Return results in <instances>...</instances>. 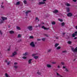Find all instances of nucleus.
<instances>
[{
  "label": "nucleus",
  "mask_w": 77,
  "mask_h": 77,
  "mask_svg": "<svg viewBox=\"0 0 77 77\" xmlns=\"http://www.w3.org/2000/svg\"><path fill=\"white\" fill-rule=\"evenodd\" d=\"M43 2H39L38 5H44L45 3V2H46V0H43Z\"/></svg>",
  "instance_id": "obj_1"
},
{
  "label": "nucleus",
  "mask_w": 77,
  "mask_h": 77,
  "mask_svg": "<svg viewBox=\"0 0 77 77\" xmlns=\"http://www.w3.org/2000/svg\"><path fill=\"white\" fill-rule=\"evenodd\" d=\"M30 45L32 47H33L34 48H35V44H34V42H32L30 44Z\"/></svg>",
  "instance_id": "obj_2"
},
{
  "label": "nucleus",
  "mask_w": 77,
  "mask_h": 77,
  "mask_svg": "<svg viewBox=\"0 0 77 77\" xmlns=\"http://www.w3.org/2000/svg\"><path fill=\"white\" fill-rule=\"evenodd\" d=\"M27 29H29V31H32V30L33 29L32 28V26H28L27 27Z\"/></svg>",
  "instance_id": "obj_3"
},
{
  "label": "nucleus",
  "mask_w": 77,
  "mask_h": 77,
  "mask_svg": "<svg viewBox=\"0 0 77 77\" xmlns=\"http://www.w3.org/2000/svg\"><path fill=\"white\" fill-rule=\"evenodd\" d=\"M17 54V52L14 51L12 53V54L11 56V57H14V56H15Z\"/></svg>",
  "instance_id": "obj_4"
},
{
  "label": "nucleus",
  "mask_w": 77,
  "mask_h": 77,
  "mask_svg": "<svg viewBox=\"0 0 77 77\" xmlns=\"http://www.w3.org/2000/svg\"><path fill=\"white\" fill-rule=\"evenodd\" d=\"M67 15L68 17H72V13H69L67 14Z\"/></svg>",
  "instance_id": "obj_5"
},
{
  "label": "nucleus",
  "mask_w": 77,
  "mask_h": 77,
  "mask_svg": "<svg viewBox=\"0 0 77 77\" xmlns=\"http://www.w3.org/2000/svg\"><path fill=\"white\" fill-rule=\"evenodd\" d=\"M66 9L67 12H70V9H69V8L67 7L66 8Z\"/></svg>",
  "instance_id": "obj_6"
},
{
  "label": "nucleus",
  "mask_w": 77,
  "mask_h": 77,
  "mask_svg": "<svg viewBox=\"0 0 77 77\" xmlns=\"http://www.w3.org/2000/svg\"><path fill=\"white\" fill-rule=\"evenodd\" d=\"M71 49L72 51L74 53V52H77V49L75 48L74 49V48H72Z\"/></svg>",
  "instance_id": "obj_7"
},
{
  "label": "nucleus",
  "mask_w": 77,
  "mask_h": 77,
  "mask_svg": "<svg viewBox=\"0 0 77 77\" xmlns=\"http://www.w3.org/2000/svg\"><path fill=\"white\" fill-rule=\"evenodd\" d=\"M31 11H27L26 12H25V14H26V16H27L28 14L29 13H30V12H31Z\"/></svg>",
  "instance_id": "obj_8"
},
{
  "label": "nucleus",
  "mask_w": 77,
  "mask_h": 77,
  "mask_svg": "<svg viewBox=\"0 0 77 77\" xmlns=\"http://www.w3.org/2000/svg\"><path fill=\"white\" fill-rule=\"evenodd\" d=\"M42 29H43L44 30H48L49 29V28H47L44 27V26H42Z\"/></svg>",
  "instance_id": "obj_9"
},
{
  "label": "nucleus",
  "mask_w": 77,
  "mask_h": 77,
  "mask_svg": "<svg viewBox=\"0 0 77 77\" xmlns=\"http://www.w3.org/2000/svg\"><path fill=\"white\" fill-rule=\"evenodd\" d=\"M9 33L10 34H14V31H9Z\"/></svg>",
  "instance_id": "obj_10"
},
{
  "label": "nucleus",
  "mask_w": 77,
  "mask_h": 77,
  "mask_svg": "<svg viewBox=\"0 0 77 77\" xmlns=\"http://www.w3.org/2000/svg\"><path fill=\"white\" fill-rule=\"evenodd\" d=\"M2 20H4L7 19V17H2Z\"/></svg>",
  "instance_id": "obj_11"
},
{
  "label": "nucleus",
  "mask_w": 77,
  "mask_h": 77,
  "mask_svg": "<svg viewBox=\"0 0 77 77\" xmlns=\"http://www.w3.org/2000/svg\"><path fill=\"white\" fill-rule=\"evenodd\" d=\"M53 13L55 14V13H57L58 12V10H55L54 11H53Z\"/></svg>",
  "instance_id": "obj_12"
},
{
  "label": "nucleus",
  "mask_w": 77,
  "mask_h": 77,
  "mask_svg": "<svg viewBox=\"0 0 77 77\" xmlns=\"http://www.w3.org/2000/svg\"><path fill=\"white\" fill-rule=\"evenodd\" d=\"M16 29L17 30H21V28H20V27H19L18 26H16Z\"/></svg>",
  "instance_id": "obj_13"
},
{
  "label": "nucleus",
  "mask_w": 77,
  "mask_h": 77,
  "mask_svg": "<svg viewBox=\"0 0 77 77\" xmlns=\"http://www.w3.org/2000/svg\"><path fill=\"white\" fill-rule=\"evenodd\" d=\"M32 60V59H30L29 60L28 63L29 64L31 63V62Z\"/></svg>",
  "instance_id": "obj_14"
},
{
  "label": "nucleus",
  "mask_w": 77,
  "mask_h": 77,
  "mask_svg": "<svg viewBox=\"0 0 77 77\" xmlns=\"http://www.w3.org/2000/svg\"><path fill=\"white\" fill-rule=\"evenodd\" d=\"M65 5L68 7L70 6V4H68V3H66L65 4Z\"/></svg>",
  "instance_id": "obj_15"
},
{
  "label": "nucleus",
  "mask_w": 77,
  "mask_h": 77,
  "mask_svg": "<svg viewBox=\"0 0 77 77\" xmlns=\"http://www.w3.org/2000/svg\"><path fill=\"white\" fill-rule=\"evenodd\" d=\"M47 66L48 68H51V66L50 64H47Z\"/></svg>",
  "instance_id": "obj_16"
},
{
  "label": "nucleus",
  "mask_w": 77,
  "mask_h": 77,
  "mask_svg": "<svg viewBox=\"0 0 77 77\" xmlns=\"http://www.w3.org/2000/svg\"><path fill=\"white\" fill-rule=\"evenodd\" d=\"M20 4V2H17V3L16 4V5H19Z\"/></svg>",
  "instance_id": "obj_17"
},
{
  "label": "nucleus",
  "mask_w": 77,
  "mask_h": 77,
  "mask_svg": "<svg viewBox=\"0 0 77 77\" xmlns=\"http://www.w3.org/2000/svg\"><path fill=\"white\" fill-rule=\"evenodd\" d=\"M38 56H35L34 57V59L36 60L38 59Z\"/></svg>",
  "instance_id": "obj_18"
},
{
  "label": "nucleus",
  "mask_w": 77,
  "mask_h": 77,
  "mask_svg": "<svg viewBox=\"0 0 77 77\" xmlns=\"http://www.w3.org/2000/svg\"><path fill=\"white\" fill-rule=\"evenodd\" d=\"M71 43H72V42H71V41H68L67 42V43L69 44H71Z\"/></svg>",
  "instance_id": "obj_19"
},
{
  "label": "nucleus",
  "mask_w": 77,
  "mask_h": 77,
  "mask_svg": "<svg viewBox=\"0 0 77 77\" xmlns=\"http://www.w3.org/2000/svg\"><path fill=\"white\" fill-rule=\"evenodd\" d=\"M51 24L52 25H55L56 24V22L54 21H53L52 22Z\"/></svg>",
  "instance_id": "obj_20"
},
{
  "label": "nucleus",
  "mask_w": 77,
  "mask_h": 77,
  "mask_svg": "<svg viewBox=\"0 0 77 77\" xmlns=\"http://www.w3.org/2000/svg\"><path fill=\"white\" fill-rule=\"evenodd\" d=\"M17 37L19 38H21V34H18Z\"/></svg>",
  "instance_id": "obj_21"
},
{
  "label": "nucleus",
  "mask_w": 77,
  "mask_h": 77,
  "mask_svg": "<svg viewBox=\"0 0 77 77\" xmlns=\"http://www.w3.org/2000/svg\"><path fill=\"white\" fill-rule=\"evenodd\" d=\"M61 25L62 26H65V23L63 22V23H61Z\"/></svg>",
  "instance_id": "obj_22"
},
{
  "label": "nucleus",
  "mask_w": 77,
  "mask_h": 77,
  "mask_svg": "<svg viewBox=\"0 0 77 77\" xmlns=\"http://www.w3.org/2000/svg\"><path fill=\"white\" fill-rule=\"evenodd\" d=\"M62 53H67V51H63L62 52Z\"/></svg>",
  "instance_id": "obj_23"
},
{
  "label": "nucleus",
  "mask_w": 77,
  "mask_h": 77,
  "mask_svg": "<svg viewBox=\"0 0 77 77\" xmlns=\"http://www.w3.org/2000/svg\"><path fill=\"white\" fill-rule=\"evenodd\" d=\"M1 8H3V9H5V7L3 5H1Z\"/></svg>",
  "instance_id": "obj_24"
},
{
  "label": "nucleus",
  "mask_w": 77,
  "mask_h": 77,
  "mask_svg": "<svg viewBox=\"0 0 77 77\" xmlns=\"http://www.w3.org/2000/svg\"><path fill=\"white\" fill-rule=\"evenodd\" d=\"M23 2L24 4H27V1H26V0H24Z\"/></svg>",
  "instance_id": "obj_25"
},
{
  "label": "nucleus",
  "mask_w": 77,
  "mask_h": 77,
  "mask_svg": "<svg viewBox=\"0 0 77 77\" xmlns=\"http://www.w3.org/2000/svg\"><path fill=\"white\" fill-rule=\"evenodd\" d=\"M56 73H57V75H58V76H60V77H63L61 75H60L57 72Z\"/></svg>",
  "instance_id": "obj_26"
},
{
  "label": "nucleus",
  "mask_w": 77,
  "mask_h": 77,
  "mask_svg": "<svg viewBox=\"0 0 77 77\" xmlns=\"http://www.w3.org/2000/svg\"><path fill=\"white\" fill-rule=\"evenodd\" d=\"M59 44L58 43H57L55 45V47H57L59 45Z\"/></svg>",
  "instance_id": "obj_27"
},
{
  "label": "nucleus",
  "mask_w": 77,
  "mask_h": 77,
  "mask_svg": "<svg viewBox=\"0 0 77 77\" xmlns=\"http://www.w3.org/2000/svg\"><path fill=\"white\" fill-rule=\"evenodd\" d=\"M23 56H27V52H26L25 54H23Z\"/></svg>",
  "instance_id": "obj_28"
},
{
  "label": "nucleus",
  "mask_w": 77,
  "mask_h": 77,
  "mask_svg": "<svg viewBox=\"0 0 77 77\" xmlns=\"http://www.w3.org/2000/svg\"><path fill=\"white\" fill-rule=\"evenodd\" d=\"M37 74H38V75H41V72H37Z\"/></svg>",
  "instance_id": "obj_29"
},
{
  "label": "nucleus",
  "mask_w": 77,
  "mask_h": 77,
  "mask_svg": "<svg viewBox=\"0 0 77 77\" xmlns=\"http://www.w3.org/2000/svg\"><path fill=\"white\" fill-rule=\"evenodd\" d=\"M58 20L60 21V22H63V20L61 19H58Z\"/></svg>",
  "instance_id": "obj_30"
},
{
  "label": "nucleus",
  "mask_w": 77,
  "mask_h": 77,
  "mask_svg": "<svg viewBox=\"0 0 77 77\" xmlns=\"http://www.w3.org/2000/svg\"><path fill=\"white\" fill-rule=\"evenodd\" d=\"M35 20H38V21H39V19H38V17H36Z\"/></svg>",
  "instance_id": "obj_31"
},
{
  "label": "nucleus",
  "mask_w": 77,
  "mask_h": 77,
  "mask_svg": "<svg viewBox=\"0 0 77 77\" xmlns=\"http://www.w3.org/2000/svg\"><path fill=\"white\" fill-rule=\"evenodd\" d=\"M33 37L32 36H31L29 37L30 39H33Z\"/></svg>",
  "instance_id": "obj_32"
},
{
  "label": "nucleus",
  "mask_w": 77,
  "mask_h": 77,
  "mask_svg": "<svg viewBox=\"0 0 77 77\" xmlns=\"http://www.w3.org/2000/svg\"><path fill=\"white\" fill-rule=\"evenodd\" d=\"M75 36H76V35H75V34L73 33L72 35V37H75Z\"/></svg>",
  "instance_id": "obj_33"
},
{
  "label": "nucleus",
  "mask_w": 77,
  "mask_h": 77,
  "mask_svg": "<svg viewBox=\"0 0 77 77\" xmlns=\"http://www.w3.org/2000/svg\"><path fill=\"white\" fill-rule=\"evenodd\" d=\"M10 63H11V61H9L7 63V64L8 65H9V64H10Z\"/></svg>",
  "instance_id": "obj_34"
},
{
  "label": "nucleus",
  "mask_w": 77,
  "mask_h": 77,
  "mask_svg": "<svg viewBox=\"0 0 77 77\" xmlns=\"http://www.w3.org/2000/svg\"><path fill=\"white\" fill-rule=\"evenodd\" d=\"M3 23V21L2 20H1V21H0V24H2V23Z\"/></svg>",
  "instance_id": "obj_35"
},
{
  "label": "nucleus",
  "mask_w": 77,
  "mask_h": 77,
  "mask_svg": "<svg viewBox=\"0 0 77 77\" xmlns=\"http://www.w3.org/2000/svg\"><path fill=\"white\" fill-rule=\"evenodd\" d=\"M65 71H66V72H68V70L67 68H66L65 69Z\"/></svg>",
  "instance_id": "obj_36"
},
{
  "label": "nucleus",
  "mask_w": 77,
  "mask_h": 77,
  "mask_svg": "<svg viewBox=\"0 0 77 77\" xmlns=\"http://www.w3.org/2000/svg\"><path fill=\"white\" fill-rule=\"evenodd\" d=\"M75 59H74L73 60V62H74V61H75V60L76 59H77V56H76L75 57Z\"/></svg>",
  "instance_id": "obj_37"
},
{
  "label": "nucleus",
  "mask_w": 77,
  "mask_h": 77,
  "mask_svg": "<svg viewBox=\"0 0 77 77\" xmlns=\"http://www.w3.org/2000/svg\"><path fill=\"white\" fill-rule=\"evenodd\" d=\"M45 39H46V38H43L42 39V41H45Z\"/></svg>",
  "instance_id": "obj_38"
},
{
  "label": "nucleus",
  "mask_w": 77,
  "mask_h": 77,
  "mask_svg": "<svg viewBox=\"0 0 77 77\" xmlns=\"http://www.w3.org/2000/svg\"><path fill=\"white\" fill-rule=\"evenodd\" d=\"M41 39L39 38H38L37 39V42L39 41H41Z\"/></svg>",
  "instance_id": "obj_39"
},
{
  "label": "nucleus",
  "mask_w": 77,
  "mask_h": 77,
  "mask_svg": "<svg viewBox=\"0 0 77 77\" xmlns=\"http://www.w3.org/2000/svg\"><path fill=\"white\" fill-rule=\"evenodd\" d=\"M5 77H8V74H7L6 73H5Z\"/></svg>",
  "instance_id": "obj_40"
},
{
  "label": "nucleus",
  "mask_w": 77,
  "mask_h": 77,
  "mask_svg": "<svg viewBox=\"0 0 77 77\" xmlns=\"http://www.w3.org/2000/svg\"><path fill=\"white\" fill-rule=\"evenodd\" d=\"M75 35H77V31H76L75 32H74Z\"/></svg>",
  "instance_id": "obj_41"
},
{
  "label": "nucleus",
  "mask_w": 77,
  "mask_h": 77,
  "mask_svg": "<svg viewBox=\"0 0 77 77\" xmlns=\"http://www.w3.org/2000/svg\"><path fill=\"white\" fill-rule=\"evenodd\" d=\"M21 39H20V40H18V41H17V42H21Z\"/></svg>",
  "instance_id": "obj_42"
},
{
  "label": "nucleus",
  "mask_w": 77,
  "mask_h": 77,
  "mask_svg": "<svg viewBox=\"0 0 77 77\" xmlns=\"http://www.w3.org/2000/svg\"><path fill=\"white\" fill-rule=\"evenodd\" d=\"M0 34L1 35H3V33H2V31L0 30Z\"/></svg>",
  "instance_id": "obj_43"
},
{
  "label": "nucleus",
  "mask_w": 77,
  "mask_h": 77,
  "mask_svg": "<svg viewBox=\"0 0 77 77\" xmlns=\"http://www.w3.org/2000/svg\"><path fill=\"white\" fill-rule=\"evenodd\" d=\"M36 54H32V56H36Z\"/></svg>",
  "instance_id": "obj_44"
},
{
  "label": "nucleus",
  "mask_w": 77,
  "mask_h": 77,
  "mask_svg": "<svg viewBox=\"0 0 77 77\" xmlns=\"http://www.w3.org/2000/svg\"><path fill=\"white\" fill-rule=\"evenodd\" d=\"M23 59H26V57H25V56H24L23 57Z\"/></svg>",
  "instance_id": "obj_45"
},
{
  "label": "nucleus",
  "mask_w": 77,
  "mask_h": 77,
  "mask_svg": "<svg viewBox=\"0 0 77 77\" xmlns=\"http://www.w3.org/2000/svg\"><path fill=\"white\" fill-rule=\"evenodd\" d=\"M14 68H16V69H17V68H18V66H14Z\"/></svg>",
  "instance_id": "obj_46"
},
{
  "label": "nucleus",
  "mask_w": 77,
  "mask_h": 77,
  "mask_svg": "<svg viewBox=\"0 0 77 77\" xmlns=\"http://www.w3.org/2000/svg\"><path fill=\"white\" fill-rule=\"evenodd\" d=\"M52 63L53 64H56V62H52Z\"/></svg>",
  "instance_id": "obj_47"
},
{
  "label": "nucleus",
  "mask_w": 77,
  "mask_h": 77,
  "mask_svg": "<svg viewBox=\"0 0 77 77\" xmlns=\"http://www.w3.org/2000/svg\"><path fill=\"white\" fill-rule=\"evenodd\" d=\"M66 36H67V38H66V39H69V36H68V35H66Z\"/></svg>",
  "instance_id": "obj_48"
},
{
  "label": "nucleus",
  "mask_w": 77,
  "mask_h": 77,
  "mask_svg": "<svg viewBox=\"0 0 77 77\" xmlns=\"http://www.w3.org/2000/svg\"><path fill=\"white\" fill-rule=\"evenodd\" d=\"M61 47L60 46H58L57 48H60Z\"/></svg>",
  "instance_id": "obj_49"
},
{
  "label": "nucleus",
  "mask_w": 77,
  "mask_h": 77,
  "mask_svg": "<svg viewBox=\"0 0 77 77\" xmlns=\"http://www.w3.org/2000/svg\"><path fill=\"white\" fill-rule=\"evenodd\" d=\"M50 51H51V49H49L48 50V52H50Z\"/></svg>",
  "instance_id": "obj_50"
},
{
  "label": "nucleus",
  "mask_w": 77,
  "mask_h": 77,
  "mask_svg": "<svg viewBox=\"0 0 77 77\" xmlns=\"http://www.w3.org/2000/svg\"><path fill=\"white\" fill-rule=\"evenodd\" d=\"M18 63H17V62H15L14 63V65H17V64Z\"/></svg>",
  "instance_id": "obj_51"
},
{
  "label": "nucleus",
  "mask_w": 77,
  "mask_h": 77,
  "mask_svg": "<svg viewBox=\"0 0 77 77\" xmlns=\"http://www.w3.org/2000/svg\"><path fill=\"white\" fill-rule=\"evenodd\" d=\"M73 1L74 2H77V0H73Z\"/></svg>",
  "instance_id": "obj_52"
},
{
  "label": "nucleus",
  "mask_w": 77,
  "mask_h": 77,
  "mask_svg": "<svg viewBox=\"0 0 77 77\" xmlns=\"http://www.w3.org/2000/svg\"><path fill=\"white\" fill-rule=\"evenodd\" d=\"M61 63L62 65H63L64 64V63L63 62H61Z\"/></svg>",
  "instance_id": "obj_53"
},
{
  "label": "nucleus",
  "mask_w": 77,
  "mask_h": 77,
  "mask_svg": "<svg viewBox=\"0 0 77 77\" xmlns=\"http://www.w3.org/2000/svg\"><path fill=\"white\" fill-rule=\"evenodd\" d=\"M65 68H66V66H63V69H65Z\"/></svg>",
  "instance_id": "obj_54"
},
{
  "label": "nucleus",
  "mask_w": 77,
  "mask_h": 77,
  "mask_svg": "<svg viewBox=\"0 0 77 77\" xmlns=\"http://www.w3.org/2000/svg\"><path fill=\"white\" fill-rule=\"evenodd\" d=\"M77 37H75L74 38V39H77Z\"/></svg>",
  "instance_id": "obj_55"
},
{
  "label": "nucleus",
  "mask_w": 77,
  "mask_h": 77,
  "mask_svg": "<svg viewBox=\"0 0 77 77\" xmlns=\"http://www.w3.org/2000/svg\"><path fill=\"white\" fill-rule=\"evenodd\" d=\"M56 39H59V38L57 37H56Z\"/></svg>",
  "instance_id": "obj_56"
},
{
  "label": "nucleus",
  "mask_w": 77,
  "mask_h": 77,
  "mask_svg": "<svg viewBox=\"0 0 77 77\" xmlns=\"http://www.w3.org/2000/svg\"><path fill=\"white\" fill-rule=\"evenodd\" d=\"M10 50H11V49L8 48V51H10Z\"/></svg>",
  "instance_id": "obj_57"
},
{
  "label": "nucleus",
  "mask_w": 77,
  "mask_h": 77,
  "mask_svg": "<svg viewBox=\"0 0 77 77\" xmlns=\"http://www.w3.org/2000/svg\"><path fill=\"white\" fill-rule=\"evenodd\" d=\"M10 27H11V26L9 25V26H8V28H10Z\"/></svg>",
  "instance_id": "obj_58"
},
{
  "label": "nucleus",
  "mask_w": 77,
  "mask_h": 77,
  "mask_svg": "<svg viewBox=\"0 0 77 77\" xmlns=\"http://www.w3.org/2000/svg\"><path fill=\"white\" fill-rule=\"evenodd\" d=\"M5 62L7 63L8 62V61L7 60H5Z\"/></svg>",
  "instance_id": "obj_59"
},
{
  "label": "nucleus",
  "mask_w": 77,
  "mask_h": 77,
  "mask_svg": "<svg viewBox=\"0 0 77 77\" xmlns=\"http://www.w3.org/2000/svg\"><path fill=\"white\" fill-rule=\"evenodd\" d=\"M65 33H63V35H65Z\"/></svg>",
  "instance_id": "obj_60"
},
{
  "label": "nucleus",
  "mask_w": 77,
  "mask_h": 77,
  "mask_svg": "<svg viewBox=\"0 0 77 77\" xmlns=\"http://www.w3.org/2000/svg\"><path fill=\"white\" fill-rule=\"evenodd\" d=\"M3 3H4V2H2V3L1 4H2V5H3Z\"/></svg>",
  "instance_id": "obj_61"
},
{
  "label": "nucleus",
  "mask_w": 77,
  "mask_h": 77,
  "mask_svg": "<svg viewBox=\"0 0 77 77\" xmlns=\"http://www.w3.org/2000/svg\"><path fill=\"white\" fill-rule=\"evenodd\" d=\"M70 47L71 48H73L72 47V46H70Z\"/></svg>",
  "instance_id": "obj_62"
},
{
  "label": "nucleus",
  "mask_w": 77,
  "mask_h": 77,
  "mask_svg": "<svg viewBox=\"0 0 77 77\" xmlns=\"http://www.w3.org/2000/svg\"><path fill=\"white\" fill-rule=\"evenodd\" d=\"M75 29H77V26H75Z\"/></svg>",
  "instance_id": "obj_63"
},
{
  "label": "nucleus",
  "mask_w": 77,
  "mask_h": 77,
  "mask_svg": "<svg viewBox=\"0 0 77 77\" xmlns=\"http://www.w3.org/2000/svg\"><path fill=\"white\" fill-rule=\"evenodd\" d=\"M38 26L39 27H40V26H41V25H38Z\"/></svg>",
  "instance_id": "obj_64"
}]
</instances>
